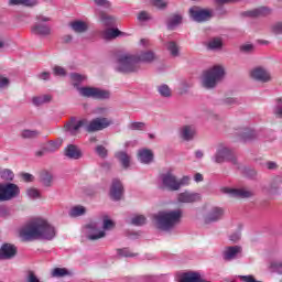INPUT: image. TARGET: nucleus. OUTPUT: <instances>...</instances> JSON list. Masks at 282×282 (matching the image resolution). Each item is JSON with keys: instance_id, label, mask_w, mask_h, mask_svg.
<instances>
[{"instance_id": "nucleus-19", "label": "nucleus", "mask_w": 282, "mask_h": 282, "mask_svg": "<svg viewBox=\"0 0 282 282\" xmlns=\"http://www.w3.org/2000/svg\"><path fill=\"white\" fill-rule=\"evenodd\" d=\"M134 56H137V61L139 62V65L140 63H144L145 65H151L155 63V61H158V54H155L151 50L141 51L134 54Z\"/></svg>"}, {"instance_id": "nucleus-6", "label": "nucleus", "mask_w": 282, "mask_h": 282, "mask_svg": "<svg viewBox=\"0 0 282 282\" xmlns=\"http://www.w3.org/2000/svg\"><path fill=\"white\" fill-rule=\"evenodd\" d=\"M115 69L120 74H138L141 66L135 54H123L117 58Z\"/></svg>"}, {"instance_id": "nucleus-12", "label": "nucleus", "mask_w": 282, "mask_h": 282, "mask_svg": "<svg viewBox=\"0 0 282 282\" xmlns=\"http://www.w3.org/2000/svg\"><path fill=\"white\" fill-rule=\"evenodd\" d=\"M36 19L39 22L32 26V32L36 36H42L43 39H45L46 36H50V34H52V29L48 25L41 23V21L43 22L50 21V18L45 15H37Z\"/></svg>"}, {"instance_id": "nucleus-15", "label": "nucleus", "mask_w": 282, "mask_h": 282, "mask_svg": "<svg viewBox=\"0 0 282 282\" xmlns=\"http://www.w3.org/2000/svg\"><path fill=\"white\" fill-rule=\"evenodd\" d=\"M250 76L258 83H270L272 80V74L264 67H256L251 70Z\"/></svg>"}, {"instance_id": "nucleus-20", "label": "nucleus", "mask_w": 282, "mask_h": 282, "mask_svg": "<svg viewBox=\"0 0 282 282\" xmlns=\"http://www.w3.org/2000/svg\"><path fill=\"white\" fill-rule=\"evenodd\" d=\"M123 193H124V187L122 186V183L120 182V180L113 178L110 187L111 199H113V202H120V199H122Z\"/></svg>"}, {"instance_id": "nucleus-41", "label": "nucleus", "mask_w": 282, "mask_h": 282, "mask_svg": "<svg viewBox=\"0 0 282 282\" xmlns=\"http://www.w3.org/2000/svg\"><path fill=\"white\" fill-rule=\"evenodd\" d=\"M130 224L132 226H144L147 224V217L144 215H137L131 218Z\"/></svg>"}, {"instance_id": "nucleus-10", "label": "nucleus", "mask_w": 282, "mask_h": 282, "mask_svg": "<svg viewBox=\"0 0 282 282\" xmlns=\"http://www.w3.org/2000/svg\"><path fill=\"white\" fill-rule=\"evenodd\" d=\"M19 195V186L13 183L0 184V202H9Z\"/></svg>"}, {"instance_id": "nucleus-28", "label": "nucleus", "mask_w": 282, "mask_h": 282, "mask_svg": "<svg viewBox=\"0 0 282 282\" xmlns=\"http://www.w3.org/2000/svg\"><path fill=\"white\" fill-rule=\"evenodd\" d=\"M165 48L169 52L170 56H172V58H177L181 56V48H180V44H177V42L167 41L165 43Z\"/></svg>"}, {"instance_id": "nucleus-1", "label": "nucleus", "mask_w": 282, "mask_h": 282, "mask_svg": "<svg viewBox=\"0 0 282 282\" xmlns=\"http://www.w3.org/2000/svg\"><path fill=\"white\" fill-rule=\"evenodd\" d=\"M22 241H52L56 237V228L43 218L29 220L19 231Z\"/></svg>"}, {"instance_id": "nucleus-56", "label": "nucleus", "mask_w": 282, "mask_h": 282, "mask_svg": "<svg viewBox=\"0 0 282 282\" xmlns=\"http://www.w3.org/2000/svg\"><path fill=\"white\" fill-rule=\"evenodd\" d=\"M273 34H282V22H278L271 26Z\"/></svg>"}, {"instance_id": "nucleus-26", "label": "nucleus", "mask_w": 282, "mask_h": 282, "mask_svg": "<svg viewBox=\"0 0 282 282\" xmlns=\"http://www.w3.org/2000/svg\"><path fill=\"white\" fill-rule=\"evenodd\" d=\"M270 14H272V9L268 7H260L248 11V17H251L252 19H259V17H270Z\"/></svg>"}, {"instance_id": "nucleus-50", "label": "nucleus", "mask_w": 282, "mask_h": 282, "mask_svg": "<svg viewBox=\"0 0 282 282\" xmlns=\"http://www.w3.org/2000/svg\"><path fill=\"white\" fill-rule=\"evenodd\" d=\"M95 151H96L97 155H99V158L105 159L108 155L107 148H105L104 145H97Z\"/></svg>"}, {"instance_id": "nucleus-33", "label": "nucleus", "mask_w": 282, "mask_h": 282, "mask_svg": "<svg viewBox=\"0 0 282 282\" xmlns=\"http://www.w3.org/2000/svg\"><path fill=\"white\" fill-rule=\"evenodd\" d=\"M156 91L161 96V98H171L173 96V90L166 84L159 85L156 87Z\"/></svg>"}, {"instance_id": "nucleus-7", "label": "nucleus", "mask_w": 282, "mask_h": 282, "mask_svg": "<svg viewBox=\"0 0 282 282\" xmlns=\"http://www.w3.org/2000/svg\"><path fill=\"white\" fill-rule=\"evenodd\" d=\"M113 124V120L105 117H99L93 119L90 122L87 121L86 124V131L88 133H95L96 131H104V129H107Z\"/></svg>"}, {"instance_id": "nucleus-37", "label": "nucleus", "mask_w": 282, "mask_h": 282, "mask_svg": "<svg viewBox=\"0 0 282 282\" xmlns=\"http://www.w3.org/2000/svg\"><path fill=\"white\" fill-rule=\"evenodd\" d=\"M120 34H122V32H120V30H118V29H106L102 33V36H104V39L109 41L111 39H118V36H120Z\"/></svg>"}, {"instance_id": "nucleus-52", "label": "nucleus", "mask_w": 282, "mask_h": 282, "mask_svg": "<svg viewBox=\"0 0 282 282\" xmlns=\"http://www.w3.org/2000/svg\"><path fill=\"white\" fill-rule=\"evenodd\" d=\"M95 3L99 8H105L106 10H109V8H111V2H109V0H95Z\"/></svg>"}, {"instance_id": "nucleus-49", "label": "nucleus", "mask_w": 282, "mask_h": 282, "mask_svg": "<svg viewBox=\"0 0 282 282\" xmlns=\"http://www.w3.org/2000/svg\"><path fill=\"white\" fill-rule=\"evenodd\" d=\"M270 268L273 272H278V274H282V260L271 262Z\"/></svg>"}, {"instance_id": "nucleus-9", "label": "nucleus", "mask_w": 282, "mask_h": 282, "mask_svg": "<svg viewBox=\"0 0 282 282\" xmlns=\"http://www.w3.org/2000/svg\"><path fill=\"white\" fill-rule=\"evenodd\" d=\"M161 188L165 191H180V184L177 183V176L173 172H166L160 175Z\"/></svg>"}, {"instance_id": "nucleus-14", "label": "nucleus", "mask_w": 282, "mask_h": 282, "mask_svg": "<svg viewBox=\"0 0 282 282\" xmlns=\"http://www.w3.org/2000/svg\"><path fill=\"white\" fill-rule=\"evenodd\" d=\"M87 127V119L76 120V118H70L64 126L65 131L70 133V135H78L80 128Z\"/></svg>"}, {"instance_id": "nucleus-18", "label": "nucleus", "mask_w": 282, "mask_h": 282, "mask_svg": "<svg viewBox=\"0 0 282 282\" xmlns=\"http://www.w3.org/2000/svg\"><path fill=\"white\" fill-rule=\"evenodd\" d=\"M17 246L12 243H4L0 248V261H10L17 257Z\"/></svg>"}, {"instance_id": "nucleus-62", "label": "nucleus", "mask_w": 282, "mask_h": 282, "mask_svg": "<svg viewBox=\"0 0 282 282\" xmlns=\"http://www.w3.org/2000/svg\"><path fill=\"white\" fill-rule=\"evenodd\" d=\"M22 180L24 182H34V175H32L30 173H23L22 174Z\"/></svg>"}, {"instance_id": "nucleus-45", "label": "nucleus", "mask_w": 282, "mask_h": 282, "mask_svg": "<svg viewBox=\"0 0 282 282\" xmlns=\"http://www.w3.org/2000/svg\"><path fill=\"white\" fill-rule=\"evenodd\" d=\"M236 135H238L239 142H248V129L240 128L237 130Z\"/></svg>"}, {"instance_id": "nucleus-11", "label": "nucleus", "mask_w": 282, "mask_h": 282, "mask_svg": "<svg viewBox=\"0 0 282 282\" xmlns=\"http://www.w3.org/2000/svg\"><path fill=\"white\" fill-rule=\"evenodd\" d=\"M189 17L193 21H196V23H204L205 21H210V19H213V11L199 7H192L189 9Z\"/></svg>"}, {"instance_id": "nucleus-48", "label": "nucleus", "mask_w": 282, "mask_h": 282, "mask_svg": "<svg viewBox=\"0 0 282 282\" xmlns=\"http://www.w3.org/2000/svg\"><path fill=\"white\" fill-rule=\"evenodd\" d=\"M26 195L30 197V199H39V197H41V192L34 187H31L26 189Z\"/></svg>"}, {"instance_id": "nucleus-35", "label": "nucleus", "mask_w": 282, "mask_h": 282, "mask_svg": "<svg viewBox=\"0 0 282 282\" xmlns=\"http://www.w3.org/2000/svg\"><path fill=\"white\" fill-rule=\"evenodd\" d=\"M51 274L55 279H63V276H72V271L67 268H55Z\"/></svg>"}, {"instance_id": "nucleus-29", "label": "nucleus", "mask_w": 282, "mask_h": 282, "mask_svg": "<svg viewBox=\"0 0 282 282\" xmlns=\"http://www.w3.org/2000/svg\"><path fill=\"white\" fill-rule=\"evenodd\" d=\"M115 158H117L123 169H129L131 166V155L126 151L117 152Z\"/></svg>"}, {"instance_id": "nucleus-55", "label": "nucleus", "mask_w": 282, "mask_h": 282, "mask_svg": "<svg viewBox=\"0 0 282 282\" xmlns=\"http://www.w3.org/2000/svg\"><path fill=\"white\" fill-rule=\"evenodd\" d=\"M139 21H151V14L147 11H141L138 15Z\"/></svg>"}, {"instance_id": "nucleus-32", "label": "nucleus", "mask_w": 282, "mask_h": 282, "mask_svg": "<svg viewBox=\"0 0 282 282\" xmlns=\"http://www.w3.org/2000/svg\"><path fill=\"white\" fill-rule=\"evenodd\" d=\"M69 28H72L73 31L76 32V34H83L89 30V25L83 21H75L72 24H69Z\"/></svg>"}, {"instance_id": "nucleus-60", "label": "nucleus", "mask_w": 282, "mask_h": 282, "mask_svg": "<svg viewBox=\"0 0 282 282\" xmlns=\"http://www.w3.org/2000/svg\"><path fill=\"white\" fill-rule=\"evenodd\" d=\"M10 79L7 77L0 76V89H6V87H9Z\"/></svg>"}, {"instance_id": "nucleus-54", "label": "nucleus", "mask_w": 282, "mask_h": 282, "mask_svg": "<svg viewBox=\"0 0 282 282\" xmlns=\"http://www.w3.org/2000/svg\"><path fill=\"white\" fill-rule=\"evenodd\" d=\"M248 180L257 181L259 180V172L256 169L248 170Z\"/></svg>"}, {"instance_id": "nucleus-30", "label": "nucleus", "mask_w": 282, "mask_h": 282, "mask_svg": "<svg viewBox=\"0 0 282 282\" xmlns=\"http://www.w3.org/2000/svg\"><path fill=\"white\" fill-rule=\"evenodd\" d=\"M40 182L43 184V186H52V183L54 182V174L45 170L42 171L40 173Z\"/></svg>"}, {"instance_id": "nucleus-34", "label": "nucleus", "mask_w": 282, "mask_h": 282, "mask_svg": "<svg viewBox=\"0 0 282 282\" xmlns=\"http://www.w3.org/2000/svg\"><path fill=\"white\" fill-rule=\"evenodd\" d=\"M221 47H224V42L219 37H214L207 43V50L212 52H217V50H221Z\"/></svg>"}, {"instance_id": "nucleus-27", "label": "nucleus", "mask_w": 282, "mask_h": 282, "mask_svg": "<svg viewBox=\"0 0 282 282\" xmlns=\"http://www.w3.org/2000/svg\"><path fill=\"white\" fill-rule=\"evenodd\" d=\"M153 151L149 149H142L138 152V159L141 164H151V162H153Z\"/></svg>"}, {"instance_id": "nucleus-47", "label": "nucleus", "mask_w": 282, "mask_h": 282, "mask_svg": "<svg viewBox=\"0 0 282 282\" xmlns=\"http://www.w3.org/2000/svg\"><path fill=\"white\" fill-rule=\"evenodd\" d=\"M152 4L154 8H158V10H166V8H169V1L166 0H152Z\"/></svg>"}, {"instance_id": "nucleus-64", "label": "nucleus", "mask_w": 282, "mask_h": 282, "mask_svg": "<svg viewBox=\"0 0 282 282\" xmlns=\"http://www.w3.org/2000/svg\"><path fill=\"white\" fill-rule=\"evenodd\" d=\"M37 77L40 78V80H50V73L43 72L40 75H37Z\"/></svg>"}, {"instance_id": "nucleus-25", "label": "nucleus", "mask_w": 282, "mask_h": 282, "mask_svg": "<svg viewBox=\"0 0 282 282\" xmlns=\"http://www.w3.org/2000/svg\"><path fill=\"white\" fill-rule=\"evenodd\" d=\"M88 228V239L90 241H96L98 239H102L104 237H106V232L105 230H99L98 226L96 224H89L87 225Z\"/></svg>"}, {"instance_id": "nucleus-2", "label": "nucleus", "mask_w": 282, "mask_h": 282, "mask_svg": "<svg viewBox=\"0 0 282 282\" xmlns=\"http://www.w3.org/2000/svg\"><path fill=\"white\" fill-rule=\"evenodd\" d=\"M70 80L73 82L74 87L77 88L79 96H83V98H93V100H109V98H111V93L109 90L91 86L78 87L80 83L87 80V76L85 75L72 73Z\"/></svg>"}, {"instance_id": "nucleus-3", "label": "nucleus", "mask_w": 282, "mask_h": 282, "mask_svg": "<svg viewBox=\"0 0 282 282\" xmlns=\"http://www.w3.org/2000/svg\"><path fill=\"white\" fill-rule=\"evenodd\" d=\"M182 217H184V212L182 209H167L154 215V221L159 230L169 232V230H173L175 226L182 224Z\"/></svg>"}, {"instance_id": "nucleus-31", "label": "nucleus", "mask_w": 282, "mask_h": 282, "mask_svg": "<svg viewBox=\"0 0 282 282\" xmlns=\"http://www.w3.org/2000/svg\"><path fill=\"white\" fill-rule=\"evenodd\" d=\"M99 21L100 23H104L106 28H113V25H116V18L105 12L99 13Z\"/></svg>"}, {"instance_id": "nucleus-43", "label": "nucleus", "mask_w": 282, "mask_h": 282, "mask_svg": "<svg viewBox=\"0 0 282 282\" xmlns=\"http://www.w3.org/2000/svg\"><path fill=\"white\" fill-rule=\"evenodd\" d=\"M259 138H260L259 131H257L256 129L249 128L248 143L252 144V142H257V140H259Z\"/></svg>"}, {"instance_id": "nucleus-59", "label": "nucleus", "mask_w": 282, "mask_h": 282, "mask_svg": "<svg viewBox=\"0 0 282 282\" xmlns=\"http://www.w3.org/2000/svg\"><path fill=\"white\" fill-rule=\"evenodd\" d=\"M55 76H66V72L65 68L61 67V66H55L53 69Z\"/></svg>"}, {"instance_id": "nucleus-42", "label": "nucleus", "mask_w": 282, "mask_h": 282, "mask_svg": "<svg viewBox=\"0 0 282 282\" xmlns=\"http://www.w3.org/2000/svg\"><path fill=\"white\" fill-rule=\"evenodd\" d=\"M145 127L147 123L144 122L133 121L128 126V129H130V131H144Z\"/></svg>"}, {"instance_id": "nucleus-51", "label": "nucleus", "mask_w": 282, "mask_h": 282, "mask_svg": "<svg viewBox=\"0 0 282 282\" xmlns=\"http://www.w3.org/2000/svg\"><path fill=\"white\" fill-rule=\"evenodd\" d=\"M264 166L267 171H279V163L276 161H267Z\"/></svg>"}, {"instance_id": "nucleus-23", "label": "nucleus", "mask_w": 282, "mask_h": 282, "mask_svg": "<svg viewBox=\"0 0 282 282\" xmlns=\"http://www.w3.org/2000/svg\"><path fill=\"white\" fill-rule=\"evenodd\" d=\"M64 155L68 158V160H80V158H83V150L77 145L69 144L65 148Z\"/></svg>"}, {"instance_id": "nucleus-61", "label": "nucleus", "mask_w": 282, "mask_h": 282, "mask_svg": "<svg viewBox=\"0 0 282 282\" xmlns=\"http://www.w3.org/2000/svg\"><path fill=\"white\" fill-rule=\"evenodd\" d=\"M39 3L36 0H22V6H26L28 8H33Z\"/></svg>"}, {"instance_id": "nucleus-58", "label": "nucleus", "mask_w": 282, "mask_h": 282, "mask_svg": "<svg viewBox=\"0 0 282 282\" xmlns=\"http://www.w3.org/2000/svg\"><path fill=\"white\" fill-rule=\"evenodd\" d=\"M117 252L119 257H135V254L131 253L129 249H118Z\"/></svg>"}, {"instance_id": "nucleus-13", "label": "nucleus", "mask_w": 282, "mask_h": 282, "mask_svg": "<svg viewBox=\"0 0 282 282\" xmlns=\"http://www.w3.org/2000/svg\"><path fill=\"white\" fill-rule=\"evenodd\" d=\"M223 260L230 262L235 259H241L243 257V247L241 246H228L223 250Z\"/></svg>"}, {"instance_id": "nucleus-46", "label": "nucleus", "mask_w": 282, "mask_h": 282, "mask_svg": "<svg viewBox=\"0 0 282 282\" xmlns=\"http://www.w3.org/2000/svg\"><path fill=\"white\" fill-rule=\"evenodd\" d=\"M0 177L7 182H12V180H14V173L12 170H3L0 172Z\"/></svg>"}, {"instance_id": "nucleus-63", "label": "nucleus", "mask_w": 282, "mask_h": 282, "mask_svg": "<svg viewBox=\"0 0 282 282\" xmlns=\"http://www.w3.org/2000/svg\"><path fill=\"white\" fill-rule=\"evenodd\" d=\"M240 239H241L240 234H232L229 236V241H232V243H237V241H239Z\"/></svg>"}, {"instance_id": "nucleus-40", "label": "nucleus", "mask_w": 282, "mask_h": 282, "mask_svg": "<svg viewBox=\"0 0 282 282\" xmlns=\"http://www.w3.org/2000/svg\"><path fill=\"white\" fill-rule=\"evenodd\" d=\"M39 135H41V132L39 130H22L21 132V138L24 140H34Z\"/></svg>"}, {"instance_id": "nucleus-53", "label": "nucleus", "mask_w": 282, "mask_h": 282, "mask_svg": "<svg viewBox=\"0 0 282 282\" xmlns=\"http://www.w3.org/2000/svg\"><path fill=\"white\" fill-rule=\"evenodd\" d=\"M178 191L182 186H188L191 184V176H183L181 180L177 178Z\"/></svg>"}, {"instance_id": "nucleus-24", "label": "nucleus", "mask_w": 282, "mask_h": 282, "mask_svg": "<svg viewBox=\"0 0 282 282\" xmlns=\"http://www.w3.org/2000/svg\"><path fill=\"white\" fill-rule=\"evenodd\" d=\"M184 22V17H182V14L178 13H173L171 14L167 19H166V26L167 30H177V28H180V25H182V23Z\"/></svg>"}, {"instance_id": "nucleus-21", "label": "nucleus", "mask_w": 282, "mask_h": 282, "mask_svg": "<svg viewBox=\"0 0 282 282\" xmlns=\"http://www.w3.org/2000/svg\"><path fill=\"white\" fill-rule=\"evenodd\" d=\"M220 192L224 195H229V197H234L235 199H246L248 197L247 188H232V187H223Z\"/></svg>"}, {"instance_id": "nucleus-5", "label": "nucleus", "mask_w": 282, "mask_h": 282, "mask_svg": "<svg viewBox=\"0 0 282 282\" xmlns=\"http://www.w3.org/2000/svg\"><path fill=\"white\" fill-rule=\"evenodd\" d=\"M212 162L215 164L230 162V164L237 166V169H240L239 159H237V155H235L232 149H230V147H228L226 143H218L216 145V152L212 156Z\"/></svg>"}, {"instance_id": "nucleus-36", "label": "nucleus", "mask_w": 282, "mask_h": 282, "mask_svg": "<svg viewBox=\"0 0 282 282\" xmlns=\"http://www.w3.org/2000/svg\"><path fill=\"white\" fill-rule=\"evenodd\" d=\"M87 213V208L83 205L74 206L69 209L68 215L69 217L76 218V217H83Z\"/></svg>"}, {"instance_id": "nucleus-44", "label": "nucleus", "mask_w": 282, "mask_h": 282, "mask_svg": "<svg viewBox=\"0 0 282 282\" xmlns=\"http://www.w3.org/2000/svg\"><path fill=\"white\" fill-rule=\"evenodd\" d=\"M116 224L113 220L109 219V216H104L102 218V229L104 230H113Z\"/></svg>"}, {"instance_id": "nucleus-39", "label": "nucleus", "mask_w": 282, "mask_h": 282, "mask_svg": "<svg viewBox=\"0 0 282 282\" xmlns=\"http://www.w3.org/2000/svg\"><path fill=\"white\" fill-rule=\"evenodd\" d=\"M272 113L275 118H281L282 120V98H276L272 108Z\"/></svg>"}, {"instance_id": "nucleus-8", "label": "nucleus", "mask_w": 282, "mask_h": 282, "mask_svg": "<svg viewBox=\"0 0 282 282\" xmlns=\"http://www.w3.org/2000/svg\"><path fill=\"white\" fill-rule=\"evenodd\" d=\"M281 184V176H274L269 183L261 184L260 188L262 195H267V197H274V195H279Z\"/></svg>"}, {"instance_id": "nucleus-17", "label": "nucleus", "mask_w": 282, "mask_h": 282, "mask_svg": "<svg viewBox=\"0 0 282 282\" xmlns=\"http://www.w3.org/2000/svg\"><path fill=\"white\" fill-rule=\"evenodd\" d=\"M195 202H202V194L185 191L177 195L178 204H195Z\"/></svg>"}, {"instance_id": "nucleus-57", "label": "nucleus", "mask_w": 282, "mask_h": 282, "mask_svg": "<svg viewBox=\"0 0 282 282\" xmlns=\"http://www.w3.org/2000/svg\"><path fill=\"white\" fill-rule=\"evenodd\" d=\"M26 282H41L36 274H34V271H29L26 276Z\"/></svg>"}, {"instance_id": "nucleus-16", "label": "nucleus", "mask_w": 282, "mask_h": 282, "mask_svg": "<svg viewBox=\"0 0 282 282\" xmlns=\"http://www.w3.org/2000/svg\"><path fill=\"white\" fill-rule=\"evenodd\" d=\"M178 135L181 140L191 142L195 140V137L197 135V128H195L193 124H185L180 128Z\"/></svg>"}, {"instance_id": "nucleus-22", "label": "nucleus", "mask_w": 282, "mask_h": 282, "mask_svg": "<svg viewBox=\"0 0 282 282\" xmlns=\"http://www.w3.org/2000/svg\"><path fill=\"white\" fill-rule=\"evenodd\" d=\"M224 208L221 207H212L207 215L205 216V224H215L224 219Z\"/></svg>"}, {"instance_id": "nucleus-38", "label": "nucleus", "mask_w": 282, "mask_h": 282, "mask_svg": "<svg viewBox=\"0 0 282 282\" xmlns=\"http://www.w3.org/2000/svg\"><path fill=\"white\" fill-rule=\"evenodd\" d=\"M51 100H52V96L42 95V96L33 97L32 102L33 105H35V107H41V105L51 102Z\"/></svg>"}, {"instance_id": "nucleus-4", "label": "nucleus", "mask_w": 282, "mask_h": 282, "mask_svg": "<svg viewBox=\"0 0 282 282\" xmlns=\"http://www.w3.org/2000/svg\"><path fill=\"white\" fill-rule=\"evenodd\" d=\"M226 76V69L221 65H215L203 73L202 86L205 89H215Z\"/></svg>"}]
</instances>
